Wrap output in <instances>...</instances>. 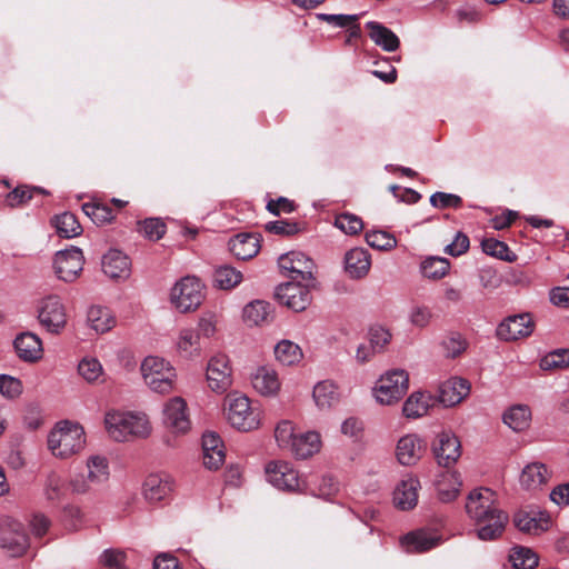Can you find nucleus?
I'll use <instances>...</instances> for the list:
<instances>
[{
  "label": "nucleus",
  "instance_id": "obj_19",
  "mask_svg": "<svg viewBox=\"0 0 569 569\" xmlns=\"http://www.w3.org/2000/svg\"><path fill=\"white\" fill-rule=\"evenodd\" d=\"M535 330V322L530 313L509 316L497 327L496 333L500 340L516 341L528 338Z\"/></svg>",
  "mask_w": 569,
  "mask_h": 569
},
{
  "label": "nucleus",
  "instance_id": "obj_37",
  "mask_svg": "<svg viewBox=\"0 0 569 569\" xmlns=\"http://www.w3.org/2000/svg\"><path fill=\"white\" fill-rule=\"evenodd\" d=\"M229 249L238 259L253 258L260 250V241L256 234L240 233L229 241Z\"/></svg>",
  "mask_w": 569,
  "mask_h": 569
},
{
  "label": "nucleus",
  "instance_id": "obj_9",
  "mask_svg": "<svg viewBox=\"0 0 569 569\" xmlns=\"http://www.w3.org/2000/svg\"><path fill=\"white\" fill-rule=\"evenodd\" d=\"M204 300V284L194 276L177 281L170 291V302L181 313L196 311Z\"/></svg>",
  "mask_w": 569,
  "mask_h": 569
},
{
  "label": "nucleus",
  "instance_id": "obj_58",
  "mask_svg": "<svg viewBox=\"0 0 569 569\" xmlns=\"http://www.w3.org/2000/svg\"><path fill=\"white\" fill-rule=\"evenodd\" d=\"M34 192H41L38 188L18 187L7 194L6 202L14 208L29 201Z\"/></svg>",
  "mask_w": 569,
  "mask_h": 569
},
{
  "label": "nucleus",
  "instance_id": "obj_33",
  "mask_svg": "<svg viewBox=\"0 0 569 569\" xmlns=\"http://www.w3.org/2000/svg\"><path fill=\"white\" fill-rule=\"evenodd\" d=\"M551 478V471L541 462H531L522 469L519 482L527 490H537L547 485Z\"/></svg>",
  "mask_w": 569,
  "mask_h": 569
},
{
  "label": "nucleus",
  "instance_id": "obj_60",
  "mask_svg": "<svg viewBox=\"0 0 569 569\" xmlns=\"http://www.w3.org/2000/svg\"><path fill=\"white\" fill-rule=\"evenodd\" d=\"M470 241L467 234L463 232H457L452 242L447 244L443 249L445 253L459 257L468 251Z\"/></svg>",
  "mask_w": 569,
  "mask_h": 569
},
{
  "label": "nucleus",
  "instance_id": "obj_14",
  "mask_svg": "<svg viewBox=\"0 0 569 569\" xmlns=\"http://www.w3.org/2000/svg\"><path fill=\"white\" fill-rule=\"evenodd\" d=\"M206 381L208 388L217 393H224L232 385V369L227 355L216 353L207 363Z\"/></svg>",
  "mask_w": 569,
  "mask_h": 569
},
{
  "label": "nucleus",
  "instance_id": "obj_2",
  "mask_svg": "<svg viewBox=\"0 0 569 569\" xmlns=\"http://www.w3.org/2000/svg\"><path fill=\"white\" fill-rule=\"evenodd\" d=\"M86 446L87 433L78 421L60 420L53 425L47 436V448L59 460H69L79 456Z\"/></svg>",
  "mask_w": 569,
  "mask_h": 569
},
{
  "label": "nucleus",
  "instance_id": "obj_42",
  "mask_svg": "<svg viewBox=\"0 0 569 569\" xmlns=\"http://www.w3.org/2000/svg\"><path fill=\"white\" fill-rule=\"evenodd\" d=\"M51 223L59 237L64 239L78 237L82 232L80 222L71 212H63L61 214L54 216L51 220Z\"/></svg>",
  "mask_w": 569,
  "mask_h": 569
},
{
  "label": "nucleus",
  "instance_id": "obj_62",
  "mask_svg": "<svg viewBox=\"0 0 569 569\" xmlns=\"http://www.w3.org/2000/svg\"><path fill=\"white\" fill-rule=\"evenodd\" d=\"M124 552L116 549L104 550L100 556V562L107 568L121 569L124 565Z\"/></svg>",
  "mask_w": 569,
  "mask_h": 569
},
{
  "label": "nucleus",
  "instance_id": "obj_39",
  "mask_svg": "<svg viewBox=\"0 0 569 569\" xmlns=\"http://www.w3.org/2000/svg\"><path fill=\"white\" fill-rule=\"evenodd\" d=\"M432 406V397L428 392L415 391L403 402L402 412L408 419L426 416Z\"/></svg>",
  "mask_w": 569,
  "mask_h": 569
},
{
  "label": "nucleus",
  "instance_id": "obj_20",
  "mask_svg": "<svg viewBox=\"0 0 569 569\" xmlns=\"http://www.w3.org/2000/svg\"><path fill=\"white\" fill-rule=\"evenodd\" d=\"M426 452V442L417 433L402 436L396 445V458L401 466H416Z\"/></svg>",
  "mask_w": 569,
  "mask_h": 569
},
{
  "label": "nucleus",
  "instance_id": "obj_4",
  "mask_svg": "<svg viewBox=\"0 0 569 569\" xmlns=\"http://www.w3.org/2000/svg\"><path fill=\"white\" fill-rule=\"evenodd\" d=\"M87 473H76L69 479L71 497L96 496L101 487L110 479V463L106 456L93 453L87 457Z\"/></svg>",
  "mask_w": 569,
  "mask_h": 569
},
{
  "label": "nucleus",
  "instance_id": "obj_3",
  "mask_svg": "<svg viewBox=\"0 0 569 569\" xmlns=\"http://www.w3.org/2000/svg\"><path fill=\"white\" fill-rule=\"evenodd\" d=\"M274 439L279 448L289 451L298 459H307L321 449V437L317 431L300 430L289 420L280 421L274 428Z\"/></svg>",
  "mask_w": 569,
  "mask_h": 569
},
{
  "label": "nucleus",
  "instance_id": "obj_15",
  "mask_svg": "<svg viewBox=\"0 0 569 569\" xmlns=\"http://www.w3.org/2000/svg\"><path fill=\"white\" fill-rule=\"evenodd\" d=\"M83 252L77 247L58 251L53 258L54 273L59 280L64 282L77 280L83 269Z\"/></svg>",
  "mask_w": 569,
  "mask_h": 569
},
{
  "label": "nucleus",
  "instance_id": "obj_11",
  "mask_svg": "<svg viewBox=\"0 0 569 569\" xmlns=\"http://www.w3.org/2000/svg\"><path fill=\"white\" fill-rule=\"evenodd\" d=\"M29 548L22 523L10 517L0 519V549L9 557H21Z\"/></svg>",
  "mask_w": 569,
  "mask_h": 569
},
{
  "label": "nucleus",
  "instance_id": "obj_40",
  "mask_svg": "<svg viewBox=\"0 0 569 569\" xmlns=\"http://www.w3.org/2000/svg\"><path fill=\"white\" fill-rule=\"evenodd\" d=\"M87 323L96 333H106L116 326L117 321L108 308L92 306L87 311Z\"/></svg>",
  "mask_w": 569,
  "mask_h": 569
},
{
  "label": "nucleus",
  "instance_id": "obj_38",
  "mask_svg": "<svg viewBox=\"0 0 569 569\" xmlns=\"http://www.w3.org/2000/svg\"><path fill=\"white\" fill-rule=\"evenodd\" d=\"M532 419L531 409L528 405H513L502 416L503 422L513 431L522 432L529 429Z\"/></svg>",
  "mask_w": 569,
  "mask_h": 569
},
{
  "label": "nucleus",
  "instance_id": "obj_54",
  "mask_svg": "<svg viewBox=\"0 0 569 569\" xmlns=\"http://www.w3.org/2000/svg\"><path fill=\"white\" fill-rule=\"evenodd\" d=\"M139 232L149 240L157 241L166 232V224L158 218H148L139 223Z\"/></svg>",
  "mask_w": 569,
  "mask_h": 569
},
{
  "label": "nucleus",
  "instance_id": "obj_34",
  "mask_svg": "<svg viewBox=\"0 0 569 569\" xmlns=\"http://www.w3.org/2000/svg\"><path fill=\"white\" fill-rule=\"evenodd\" d=\"M242 318L249 327L264 326L272 321L273 308L264 300H254L243 308Z\"/></svg>",
  "mask_w": 569,
  "mask_h": 569
},
{
  "label": "nucleus",
  "instance_id": "obj_41",
  "mask_svg": "<svg viewBox=\"0 0 569 569\" xmlns=\"http://www.w3.org/2000/svg\"><path fill=\"white\" fill-rule=\"evenodd\" d=\"M312 397L316 406L321 409H330L339 402L338 387L330 380L318 382L313 387Z\"/></svg>",
  "mask_w": 569,
  "mask_h": 569
},
{
  "label": "nucleus",
  "instance_id": "obj_35",
  "mask_svg": "<svg viewBox=\"0 0 569 569\" xmlns=\"http://www.w3.org/2000/svg\"><path fill=\"white\" fill-rule=\"evenodd\" d=\"M366 28L368 29L369 38L382 50L393 52L399 48L400 40L397 34L382 23L369 21L366 23Z\"/></svg>",
  "mask_w": 569,
  "mask_h": 569
},
{
  "label": "nucleus",
  "instance_id": "obj_27",
  "mask_svg": "<svg viewBox=\"0 0 569 569\" xmlns=\"http://www.w3.org/2000/svg\"><path fill=\"white\" fill-rule=\"evenodd\" d=\"M253 389L264 397L276 396L281 387L278 372L270 366H261L251 375Z\"/></svg>",
  "mask_w": 569,
  "mask_h": 569
},
{
  "label": "nucleus",
  "instance_id": "obj_53",
  "mask_svg": "<svg viewBox=\"0 0 569 569\" xmlns=\"http://www.w3.org/2000/svg\"><path fill=\"white\" fill-rule=\"evenodd\" d=\"M335 226L346 234H357L363 229V222L360 217L353 213H341L335 219Z\"/></svg>",
  "mask_w": 569,
  "mask_h": 569
},
{
  "label": "nucleus",
  "instance_id": "obj_24",
  "mask_svg": "<svg viewBox=\"0 0 569 569\" xmlns=\"http://www.w3.org/2000/svg\"><path fill=\"white\" fill-rule=\"evenodd\" d=\"M14 350L19 359L34 363L43 357V345L40 337L33 332H22L13 341Z\"/></svg>",
  "mask_w": 569,
  "mask_h": 569
},
{
  "label": "nucleus",
  "instance_id": "obj_22",
  "mask_svg": "<svg viewBox=\"0 0 569 569\" xmlns=\"http://www.w3.org/2000/svg\"><path fill=\"white\" fill-rule=\"evenodd\" d=\"M470 393V383L467 379L451 377L439 386L438 400L445 407H453L466 399Z\"/></svg>",
  "mask_w": 569,
  "mask_h": 569
},
{
  "label": "nucleus",
  "instance_id": "obj_6",
  "mask_svg": "<svg viewBox=\"0 0 569 569\" xmlns=\"http://www.w3.org/2000/svg\"><path fill=\"white\" fill-rule=\"evenodd\" d=\"M224 415L229 425L242 432L259 429L263 419L261 407L239 393L230 395L226 399Z\"/></svg>",
  "mask_w": 569,
  "mask_h": 569
},
{
  "label": "nucleus",
  "instance_id": "obj_63",
  "mask_svg": "<svg viewBox=\"0 0 569 569\" xmlns=\"http://www.w3.org/2000/svg\"><path fill=\"white\" fill-rule=\"evenodd\" d=\"M266 230L270 233L280 236H292L299 231L298 224L284 220L270 221L266 224Z\"/></svg>",
  "mask_w": 569,
  "mask_h": 569
},
{
  "label": "nucleus",
  "instance_id": "obj_7",
  "mask_svg": "<svg viewBox=\"0 0 569 569\" xmlns=\"http://www.w3.org/2000/svg\"><path fill=\"white\" fill-rule=\"evenodd\" d=\"M140 371L148 388L160 395L174 391L177 385V370L170 361L157 356H148L140 366Z\"/></svg>",
  "mask_w": 569,
  "mask_h": 569
},
{
  "label": "nucleus",
  "instance_id": "obj_5",
  "mask_svg": "<svg viewBox=\"0 0 569 569\" xmlns=\"http://www.w3.org/2000/svg\"><path fill=\"white\" fill-rule=\"evenodd\" d=\"M108 435L116 441L130 438H147L152 430L148 416L143 412L109 411L104 417Z\"/></svg>",
  "mask_w": 569,
  "mask_h": 569
},
{
  "label": "nucleus",
  "instance_id": "obj_26",
  "mask_svg": "<svg viewBox=\"0 0 569 569\" xmlns=\"http://www.w3.org/2000/svg\"><path fill=\"white\" fill-rule=\"evenodd\" d=\"M102 271L111 279H128L131 273V261L127 254L117 249H110L102 257Z\"/></svg>",
  "mask_w": 569,
  "mask_h": 569
},
{
  "label": "nucleus",
  "instance_id": "obj_61",
  "mask_svg": "<svg viewBox=\"0 0 569 569\" xmlns=\"http://www.w3.org/2000/svg\"><path fill=\"white\" fill-rule=\"evenodd\" d=\"M430 203L436 208H458L461 204V198L452 193L436 192L430 197Z\"/></svg>",
  "mask_w": 569,
  "mask_h": 569
},
{
  "label": "nucleus",
  "instance_id": "obj_45",
  "mask_svg": "<svg viewBox=\"0 0 569 569\" xmlns=\"http://www.w3.org/2000/svg\"><path fill=\"white\" fill-rule=\"evenodd\" d=\"M450 269V262L446 258L428 257L421 262V272L423 277L432 280H439L446 277Z\"/></svg>",
  "mask_w": 569,
  "mask_h": 569
},
{
  "label": "nucleus",
  "instance_id": "obj_49",
  "mask_svg": "<svg viewBox=\"0 0 569 569\" xmlns=\"http://www.w3.org/2000/svg\"><path fill=\"white\" fill-rule=\"evenodd\" d=\"M509 560L516 569H533L538 566V556L529 548L515 547L511 549Z\"/></svg>",
  "mask_w": 569,
  "mask_h": 569
},
{
  "label": "nucleus",
  "instance_id": "obj_12",
  "mask_svg": "<svg viewBox=\"0 0 569 569\" xmlns=\"http://www.w3.org/2000/svg\"><path fill=\"white\" fill-rule=\"evenodd\" d=\"M264 472L268 482L279 490L293 492L305 488L298 470L288 461H270L266 465Z\"/></svg>",
  "mask_w": 569,
  "mask_h": 569
},
{
  "label": "nucleus",
  "instance_id": "obj_10",
  "mask_svg": "<svg viewBox=\"0 0 569 569\" xmlns=\"http://www.w3.org/2000/svg\"><path fill=\"white\" fill-rule=\"evenodd\" d=\"M37 319L40 326L52 335H60L68 325L67 307L62 298L50 293L37 302Z\"/></svg>",
  "mask_w": 569,
  "mask_h": 569
},
{
  "label": "nucleus",
  "instance_id": "obj_32",
  "mask_svg": "<svg viewBox=\"0 0 569 569\" xmlns=\"http://www.w3.org/2000/svg\"><path fill=\"white\" fill-rule=\"evenodd\" d=\"M371 267V257L363 248H352L346 252L345 270L352 279L366 277Z\"/></svg>",
  "mask_w": 569,
  "mask_h": 569
},
{
  "label": "nucleus",
  "instance_id": "obj_64",
  "mask_svg": "<svg viewBox=\"0 0 569 569\" xmlns=\"http://www.w3.org/2000/svg\"><path fill=\"white\" fill-rule=\"evenodd\" d=\"M217 316L214 313H204L198 321L199 333L206 338H211L217 331Z\"/></svg>",
  "mask_w": 569,
  "mask_h": 569
},
{
  "label": "nucleus",
  "instance_id": "obj_51",
  "mask_svg": "<svg viewBox=\"0 0 569 569\" xmlns=\"http://www.w3.org/2000/svg\"><path fill=\"white\" fill-rule=\"evenodd\" d=\"M367 243L378 250H391L397 246L395 236L382 230H372L366 233Z\"/></svg>",
  "mask_w": 569,
  "mask_h": 569
},
{
  "label": "nucleus",
  "instance_id": "obj_47",
  "mask_svg": "<svg viewBox=\"0 0 569 569\" xmlns=\"http://www.w3.org/2000/svg\"><path fill=\"white\" fill-rule=\"evenodd\" d=\"M318 18L335 28H348L350 37H359L360 34V28L357 24L358 16L356 14L319 13Z\"/></svg>",
  "mask_w": 569,
  "mask_h": 569
},
{
  "label": "nucleus",
  "instance_id": "obj_18",
  "mask_svg": "<svg viewBox=\"0 0 569 569\" xmlns=\"http://www.w3.org/2000/svg\"><path fill=\"white\" fill-rule=\"evenodd\" d=\"M303 281L291 280L278 286L276 297L279 302L296 312L306 310L311 303V295Z\"/></svg>",
  "mask_w": 569,
  "mask_h": 569
},
{
  "label": "nucleus",
  "instance_id": "obj_16",
  "mask_svg": "<svg viewBox=\"0 0 569 569\" xmlns=\"http://www.w3.org/2000/svg\"><path fill=\"white\" fill-rule=\"evenodd\" d=\"M281 272L297 281H310L313 279L316 266L308 256L300 251L283 253L278 259Z\"/></svg>",
  "mask_w": 569,
  "mask_h": 569
},
{
  "label": "nucleus",
  "instance_id": "obj_1",
  "mask_svg": "<svg viewBox=\"0 0 569 569\" xmlns=\"http://www.w3.org/2000/svg\"><path fill=\"white\" fill-rule=\"evenodd\" d=\"M465 509L478 526L477 536L480 540H493L502 535L508 516L499 508L495 491L489 488L472 490L467 497Z\"/></svg>",
  "mask_w": 569,
  "mask_h": 569
},
{
  "label": "nucleus",
  "instance_id": "obj_31",
  "mask_svg": "<svg viewBox=\"0 0 569 569\" xmlns=\"http://www.w3.org/2000/svg\"><path fill=\"white\" fill-rule=\"evenodd\" d=\"M516 527L530 535H539L551 526V518L543 511L518 512L515 517Z\"/></svg>",
  "mask_w": 569,
  "mask_h": 569
},
{
  "label": "nucleus",
  "instance_id": "obj_43",
  "mask_svg": "<svg viewBox=\"0 0 569 569\" xmlns=\"http://www.w3.org/2000/svg\"><path fill=\"white\" fill-rule=\"evenodd\" d=\"M79 376L90 385L104 381V370L101 362L93 357H84L78 363Z\"/></svg>",
  "mask_w": 569,
  "mask_h": 569
},
{
  "label": "nucleus",
  "instance_id": "obj_57",
  "mask_svg": "<svg viewBox=\"0 0 569 569\" xmlns=\"http://www.w3.org/2000/svg\"><path fill=\"white\" fill-rule=\"evenodd\" d=\"M23 387L21 380L8 375H0V393L8 398L14 399L22 393Z\"/></svg>",
  "mask_w": 569,
  "mask_h": 569
},
{
  "label": "nucleus",
  "instance_id": "obj_29",
  "mask_svg": "<svg viewBox=\"0 0 569 569\" xmlns=\"http://www.w3.org/2000/svg\"><path fill=\"white\" fill-rule=\"evenodd\" d=\"M462 479L457 471H442L435 480L437 497L442 502H451L460 495Z\"/></svg>",
  "mask_w": 569,
  "mask_h": 569
},
{
  "label": "nucleus",
  "instance_id": "obj_48",
  "mask_svg": "<svg viewBox=\"0 0 569 569\" xmlns=\"http://www.w3.org/2000/svg\"><path fill=\"white\" fill-rule=\"evenodd\" d=\"M468 347L466 338L459 332H451L441 341L443 357L455 359L461 356Z\"/></svg>",
  "mask_w": 569,
  "mask_h": 569
},
{
  "label": "nucleus",
  "instance_id": "obj_50",
  "mask_svg": "<svg viewBox=\"0 0 569 569\" xmlns=\"http://www.w3.org/2000/svg\"><path fill=\"white\" fill-rule=\"evenodd\" d=\"M241 280V272L230 266H221L214 271V286L220 289L229 290L238 286Z\"/></svg>",
  "mask_w": 569,
  "mask_h": 569
},
{
  "label": "nucleus",
  "instance_id": "obj_13",
  "mask_svg": "<svg viewBox=\"0 0 569 569\" xmlns=\"http://www.w3.org/2000/svg\"><path fill=\"white\" fill-rule=\"evenodd\" d=\"M162 422L172 435L188 433L191 429V420L186 399L180 396L168 399L162 407Z\"/></svg>",
  "mask_w": 569,
  "mask_h": 569
},
{
  "label": "nucleus",
  "instance_id": "obj_17",
  "mask_svg": "<svg viewBox=\"0 0 569 569\" xmlns=\"http://www.w3.org/2000/svg\"><path fill=\"white\" fill-rule=\"evenodd\" d=\"M431 450L439 466H455L461 456V443L451 430L438 432L431 443Z\"/></svg>",
  "mask_w": 569,
  "mask_h": 569
},
{
  "label": "nucleus",
  "instance_id": "obj_52",
  "mask_svg": "<svg viewBox=\"0 0 569 569\" xmlns=\"http://www.w3.org/2000/svg\"><path fill=\"white\" fill-rule=\"evenodd\" d=\"M408 319L411 326L425 329L433 320V312L430 307L425 305L412 306L408 313Z\"/></svg>",
  "mask_w": 569,
  "mask_h": 569
},
{
  "label": "nucleus",
  "instance_id": "obj_28",
  "mask_svg": "<svg viewBox=\"0 0 569 569\" xmlns=\"http://www.w3.org/2000/svg\"><path fill=\"white\" fill-rule=\"evenodd\" d=\"M203 465L209 470H217L226 459L222 440L214 432H207L202 437Z\"/></svg>",
  "mask_w": 569,
  "mask_h": 569
},
{
  "label": "nucleus",
  "instance_id": "obj_59",
  "mask_svg": "<svg viewBox=\"0 0 569 569\" xmlns=\"http://www.w3.org/2000/svg\"><path fill=\"white\" fill-rule=\"evenodd\" d=\"M391 333L388 329L376 326L369 330V343L378 351H382L385 347L390 342Z\"/></svg>",
  "mask_w": 569,
  "mask_h": 569
},
{
  "label": "nucleus",
  "instance_id": "obj_46",
  "mask_svg": "<svg viewBox=\"0 0 569 569\" xmlns=\"http://www.w3.org/2000/svg\"><path fill=\"white\" fill-rule=\"evenodd\" d=\"M82 211L98 226L109 223L114 218L112 209L108 204L99 201L83 203Z\"/></svg>",
  "mask_w": 569,
  "mask_h": 569
},
{
  "label": "nucleus",
  "instance_id": "obj_25",
  "mask_svg": "<svg viewBox=\"0 0 569 569\" xmlns=\"http://www.w3.org/2000/svg\"><path fill=\"white\" fill-rule=\"evenodd\" d=\"M172 491V480L167 475L151 473L142 485V496L149 503L166 499Z\"/></svg>",
  "mask_w": 569,
  "mask_h": 569
},
{
  "label": "nucleus",
  "instance_id": "obj_23",
  "mask_svg": "<svg viewBox=\"0 0 569 569\" xmlns=\"http://www.w3.org/2000/svg\"><path fill=\"white\" fill-rule=\"evenodd\" d=\"M420 481L415 476L401 479L393 490V503L400 510H411L418 503Z\"/></svg>",
  "mask_w": 569,
  "mask_h": 569
},
{
  "label": "nucleus",
  "instance_id": "obj_55",
  "mask_svg": "<svg viewBox=\"0 0 569 569\" xmlns=\"http://www.w3.org/2000/svg\"><path fill=\"white\" fill-rule=\"evenodd\" d=\"M481 247L485 253L506 260V261H512V258L509 256V248L508 246L493 238L485 239L481 242Z\"/></svg>",
  "mask_w": 569,
  "mask_h": 569
},
{
  "label": "nucleus",
  "instance_id": "obj_8",
  "mask_svg": "<svg viewBox=\"0 0 569 569\" xmlns=\"http://www.w3.org/2000/svg\"><path fill=\"white\" fill-rule=\"evenodd\" d=\"M409 388V375L402 369H391L379 377L372 388L375 400L382 406L399 402Z\"/></svg>",
  "mask_w": 569,
  "mask_h": 569
},
{
  "label": "nucleus",
  "instance_id": "obj_36",
  "mask_svg": "<svg viewBox=\"0 0 569 569\" xmlns=\"http://www.w3.org/2000/svg\"><path fill=\"white\" fill-rule=\"evenodd\" d=\"M276 361L284 367L298 366L303 360L302 348L292 340L282 339L273 347Z\"/></svg>",
  "mask_w": 569,
  "mask_h": 569
},
{
  "label": "nucleus",
  "instance_id": "obj_56",
  "mask_svg": "<svg viewBox=\"0 0 569 569\" xmlns=\"http://www.w3.org/2000/svg\"><path fill=\"white\" fill-rule=\"evenodd\" d=\"M569 367V349H559L548 353L541 360V368L545 370Z\"/></svg>",
  "mask_w": 569,
  "mask_h": 569
},
{
  "label": "nucleus",
  "instance_id": "obj_21",
  "mask_svg": "<svg viewBox=\"0 0 569 569\" xmlns=\"http://www.w3.org/2000/svg\"><path fill=\"white\" fill-rule=\"evenodd\" d=\"M173 351L186 360L199 358L202 352L200 333L192 327L180 328L173 340Z\"/></svg>",
  "mask_w": 569,
  "mask_h": 569
},
{
  "label": "nucleus",
  "instance_id": "obj_30",
  "mask_svg": "<svg viewBox=\"0 0 569 569\" xmlns=\"http://www.w3.org/2000/svg\"><path fill=\"white\" fill-rule=\"evenodd\" d=\"M400 542L407 552H426L439 546L441 537L421 529L407 533Z\"/></svg>",
  "mask_w": 569,
  "mask_h": 569
},
{
  "label": "nucleus",
  "instance_id": "obj_44",
  "mask_svg": "<svg viewBox=\"0 0 569 569\" xmlns=\"http://www.w3.org/2000/svg\"><path fill=\"white\" fill-rule=\"evenodd\" d=\"M43 492L46 498L51 501L61 500L67 496H71L69 480L64 481L60 475L51 472L46 478Z\"/></svg>",
  "mask_w": 569,
  "mask_h": 569
}]
</instances>
